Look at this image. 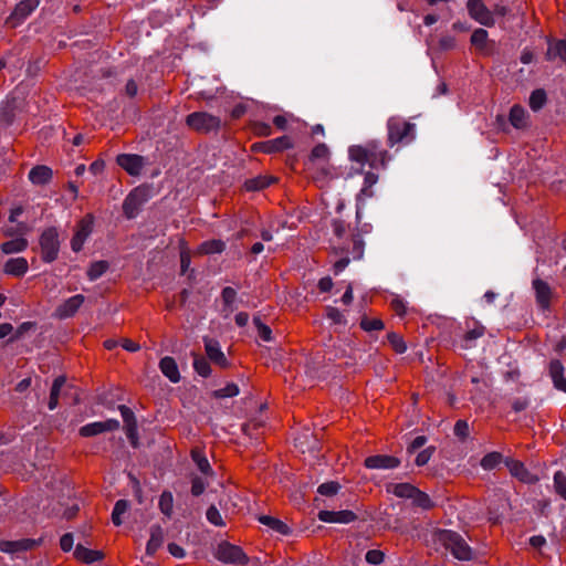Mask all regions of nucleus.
Wrapping results in <instances>:
<instances>
[{
	"instance_id": "36",
	"label": "nucleus",
	"mask_w": 566,
	"mask_h": 566,
	"mask_svg": "<svg viewBox=\"0 0 566 566\" xmlns=\"http://www.w3.org/2000/svg\"><path fill=\"white\" fill-rule=\"evenodd\" d=\"M65 382H66L65 376H59L54 379L52 388H51V392H50L49 403H48L50 410H54L57 407L60 391L65 386Z\"/></svg>"
},
{
	"instance_id": "54",
	"label": "nucleus",
	"mask_w": 566,
	"mask_h": 566,
	"mask_svg": "<svg viewBox=\"0 0 566 566\" xmlns=\"http://www.w3.org/2000/svg\"><path fill=\"white\" fill-rule=\"evenodd\" d=\"M340 489V484L336 481H329L321 484L317 489V492L324 496H333Z\"/></svg>"
},
{
	"instance_id": "40",
	"label": "nucleus",
	"mask_w": 566,
	"mask_h": 566,
	"mask_svg": "<svg viewBox=\"0 0 566 566\" xmlns=\"http://www.w3.org/2000/svg\"><path fill=\"white\" fill-rule=\"evenodd\" d=\"M129 509V502L127 500H118L112 512V522L114 525L119 526L123 523L122 515H124Z\"/></svg>"
},
{
	"instance_id": "17",
	"label": "nucleus",
	"mask_w": 566,
	"mask_h": 566,
	"mask_svg": "<svg viewBox=\"0 0 566 566\" xmlns=\"http://www.w3.org/2000/svg\"><path fill=\"white\" fill-rule=\"evenodd\" d=\"M85 301L84 295L76 294L55 308V316L60 319L73 317Z\"/></svg>"
},
{
	"instance_id": "26",
	"label": "nucleus",
	"mask_w": 566,
	"mask_h": 566,
	"mask_svg": "<svg viewBox=\"0 0 566 566\" xmlns=\"http://www.w3.org/2000/svg\"><path fill=\"white\" fill-rule=\"evenodd\" d=\"M53 171L50 167L39 165L29 171V179L33 185L42 186L51 181Z\"/></svg>"
},
{
	"instance_id": "32",
	"label": "nucleus",
	"mask_w": 566,
	"mask_h": 566,
	"mask_svg": "<svg viewBox=\"0 0 566 566\" xmlns=\"http://www.w3.org/2000/svg\"><path fill=\"white\" fill-rule=\"evenodd\" d=\"M259 522L263 525L269 526L274 532L281 534V535H289L291 533V528L281 520L276 517H272L269 515H261L259 516Z\"/></svg>"
},
{
	"instance_id": "34",
	"label": "nucleus",
	"mask_w": 566,
	"mask_h": 566,
	"mask_svg": "<svg viewBox=\"0 0 566 566\" xmlns=\"http://www.w3.org/2000/svg\"><path fill=\"white\" fill-rule=\"evenodd\" d=\"M226 250V242L220 239H212L202 242L198 248L199 254H216L222 253Z\"/></svg>"
},
{
	"instance_id": "64",
	"label": "nucleus",
	"mask_w": 566,
	"mask_h": 566,
	"mask_svg": "<svg viewBox=\"0 0 566 566\" xmlns=\"http://www.w3.org/2000/svg\"><path fill=\"white\" fill-rule=\"evenodd\" d=\"M253 132L258 136H269L272 133V128L269 124L263 122H255L253 124Z\"/></svg>"
},
{
	"instance_id": "23",
	"label": "nucleus",
	"mask_w": 566,
	"mask_h": 566,
	"mask_svg": "<svg viewBox=\"0 0 566 566\" xmlns=\"http://www.w3.org/2000/svg\"><path fill=\"white\" fill-rule=\"evenodd\" d=\"M293 146L289 136H281L271 140L255 144L253 147L264 154H272L289 149Z\"/></svg>"
},
{
	"instance_id": "63",
	"label": "nucleus",
	"mask_w": 566,
	"mask_h": 566,
	"mask_svg": "<svg viewBox=\"0 0 566 566\" xmlns=\"http://www.w3.org/2000/svg\"><path fill=\"white\" fill-rule=\"evenodd\" d=\"M206 490V483L200 476H193L191 479V494L193 496L201 495Z\"/></svg>"
},
{
	"instance_id": "62",
	"label": "nucleus",
	"mask_w": 566,
	"mask_h": 566,
	"mask_svg": "<svg viewBox=\"0 0 566 566\" xmlns=\"http://www.w3.org/2000/svg\"><path fill=\"white\" fill-rule=\"evenodd\" d=\"M434 452V447H429L424 450H422L421 452L418 453V455L416 457V464L418 467H422V465H426L430 458L432 457Z\"/></svg>"
},
{
	"instance_id": "50",
	"label": "nucleus",
	"mask_w": 566,
	"mask_h": 566,
	"mask_svg": "<svg viewBox=\"0 0 566 566\" xmlns=\"http://www.w3.org/2000/svg\"><path fill=\"white\" fill-rule=\"evenodd\" d=\"M387 339L397 354H403L407 350V345L399 334L391 332L387 335Z\"/></svg>"
},
{
	"instance_id": "22",
	"label": "nucleus",
	"mask_w": 566,
	"mask_h": 566,
	"mask_svg": "<svg viewBox=\"0 0 566 566\" xmlns=\"http://www.w3.org/2000/svg\"><path fill=\"white\" fill-rule=\"evenodd\" d=\"M203 342L208 358L220 367L227 368L229 366V361L221 350L219 342L209 337H206Z\"/></svg>"
},
{
	"instance_id": "41",
	"label": "nucleus",
	"mask_w": 566,
	"mask_h": 566,
	"mask_svg": "<svg viewBox=\"0 0 566 566\" xmlns=\"http://www.w3.org/2000/svg\"><path fill=\"white\" fill-rule=\"evenodd\" d=\"M503 461V455L500 452H490L485 454L480 464L484 470H493Z\"/></svg>"
},
{
	"instance_id": "4",
	"label": "nucleus",
	"mask_w": 566,
	"mask_h": 566,
	"mask_svg": "<svg viewBox=\"0 0 566 566\" xmlns=\"http://www.w3.org/2000/svg\"><path fill=\"white\" fill-rule=\"evenodd\" d=\"M436 536L437 542L457 559L471 560L474 557L472 548L459 533L450 530H440Z\"/></svg>"
},
{
	"instance_id": "19",
	"label": "nucleus",
	"mask_w": 566,
	"mask_h": 566,
	"mask_svg": "<svg viewBox=\"0 0 566 566\" xmlns=\"http://www.w3.org/2000/svg\"><path fill=\"white\" fill-rule=\"evenodd\" d=\"M357 515L349 510H343V511H319L318 512V520L325 523H343L348 524L354 521H356Z\"/></svg>"
},
{
	"instance_id": "45",
	"label": "nucleus",
	"mask_w": 566,
	"mask_h": 566,
	"mask_svg": "<svg viewBox=\"0 0 566 566\" xmlns=\"http://www.w3.org/2000/svg\"><path fill=\"white\" fill-rule=\"evenodd\" d=\"M554 490L557 495L566 501V473L557 471L554 474Z\"/></svg>"
},
{
	"instance_id": "47",
	"label": "nucleus",
	"mask_w": 566,
	"mask_h": 566,
	"mask_svg": "<svg viewBox=\"0 0 566 566\" xmlns=\"http://www.w3.org/2000/svg\"><path fill=\"white\" fill-rule=\"evenodd\" d=\"M546 103V93L544 90L538 88L532 92L530 96V107L533 111H539Z\"/></svg>"
},
{
	"instance_id": "49",
	"label": "nucleus",
	"mask_w": 566,
	"mask_h": 566,
	"mask_svg": "<svg viewBox=\"0 0 566 566\" xmlns=\"http://www.w3.org/2000/svg\"><path fill=\"white\" fill-rule=\"evenodd\" d=\"M174 499L170 492H164L159 499V509L163 514L170 517L172 514Z\"/></svg>"
},
{
	"instance_id": "48",
	"label": "nucleus",
	"mask_w": 566,
	"mask_h": 566,
	"mask_svg": "<svg viewBox=\"0 0 566 566\" xmlns=\"http://www.w3.org/2000/svg\"><path fill=\"white\" fill-rule=\"evenodd\" d=\"M221 298L224 305V311L231 313L233 311V303L237 300V291L231 286H226L221 292Z\"/></svg>"
},
{
	"instance_id": "58",
	"label": "nucleus",
	"mask_w": 566,
	"mask_h": 566,
	"mask_svg": "<svg viewBox=\"0 0 566 566\" xmlns=\"http://www.w3.org/2000/svg\"><path fill=\"white\" fill-rule=\"evenodd\" d=\"M385 554L379 549H369L366 555L365 559L367 563L371 565H379L384 562Z\"/></svg>"
},
{
	"instance_id": "35",
	"label": "nucleus",
	"mask_w": 566,
	"mask_h": 566,
	"mask_svg": "<svg viewBox=\"0 0 566 566\" xmlns=\"http://www.w3.org/2000/svg\"><path fill=\"white\" fill-rule=\"evenodd\" d=\"M274 181H276V179L273 177L258 176L254 178L247 179L244 181V189L247 191H259L269 187Z\"/></svg>"
},
{
	"instance_id": "53",
	"label": "nucleus",
	"mask_w": 566,
	"mask_h": 566,
	"mask_svg": "<svg viewBox=\"0 0 566 566\" xmlns=\"http://www.w3.org/2000/svg\"><path fill=\"white\" fill-rule=\"evenodd\" d=\"M239 395V387L231 382V384H228L226 387L223 388H220V389H217L212 392V396L214 398H230V397H234Z\"/></svg>"
},
{
	"instance_id": "16",
	"label": "nucleus",
	"mask_w": 566,
	"mask_h": 566,
	"mask_svg": "<svg viewBox=\"0 0 566 566\" xmlns=\"http://www.w3.org/2000/svg\"><path fill=\"white\" fill-rule=\"evenodd\" d=\"M510 473L523 483L534 484L538 481V478L530 472L523 462L514 459H506L504 461Z\"/></svg>"
},
{
	"instance_id": "21",
	"label": "nucleus",
	"mask_w": 566,
	"mask_h": 566,
	"mask_svg": "<svg viewBox=\"0 0 566 566\" xmlns=\"http://www.w3.org/2000/svg\"><path fill=\"white\" fill-rule=\"evenodd\" d=\"M548 376L554 388L566 394L565 367L559 359H552L548 364Z\"/></svg>"
},
{
	"instance_id": "61",
	"label": "nucleus",
	"mask_w": 566,
	"mask_h": 566,
	"mask_svg": "<svg viewBox=\"0 0 566 566\" xmlns=\"http://www.w3.org/2000/svg\"><path fill=\"white\" fill-rule=\"evenodd\" d=\"M326 316L334 323V324H345L344 315L340 313V311L333 306L326 307Z\"/></svg>"
},
{
	"instance_id": "24",
	"label": "nucleus",
	"mask_w": 566,
	"mask_h": 566,
	"mask_svg": "<svg viewBox=\"0 0 566 566\" xmlns=\"http://www.w3.org/2000/svg\"><path fill=\"white\" fill-rule=\"evenodd\" d=\"M36 541L24 538L20 541H3L0 542V551L4 553H18L30 551L36 546Z\"/></svg>"
},
{
	"instance_id": "27",
	"label": "nucleus",
	"mask_w": 566,
	"mask_h": 566,
	"mask_svg": "<svg viewBox=\"0 0 566 566\" xmlns=\"http://www.w3.org/2000/svg\"><path fill=\"white\" fill-rule=\"evenodd\" d=\"M159 369L171 382L176 384L180 380V373L175 358L170 356L161 358Z\"/></svg>"
},
{
	"instance_id": "56",
	"label": "nucleus",
	"mask_w": 566,
	"mask_h": 566,
	"mask_svg": "<svg viewBox=\"0 0 566 566\" xmlns=\"http://www.w3.org/2000/svg\"><path fill=\"white\" fill-rule=\"evenodd\" d=\"M206 516H207V520L211 524H213L216 526H224L222 516H221L219 510L214 505H211L208 507Z\"/></svg>"
},
{
	"instance_id": "9",
	"label": "nucleus",
	"mask_w": 566,
	"mask_h": 566,
	"mask_svg": "<svg viewBox=\"0 0 566 566\" xmlns=\"http://www.w3.org/2000/svg\"><path fill=\"white\" fill-rule=\"evenodd\" d=\"M94 217L88 213L83 217L77 223L73 238L71 239V249L74 252H80L93 231Z\"/></svg>"
},
{
	"instance_id": "29",
	"label": "nucleus",
	"mask_w": 566,
	"mask_h": 566,
	"mask_svg": "<svg viewBox=\"0 0 566 566\" xmlns=\"http://www.w3.org/2000/svg\"><path fill=\"white\" fill-rule=\"evenodd\" d=\"M77 560L90 564L103 559L104 555L99 551H93L77 544L74 551Z\"/></svg>"
},
{
	"instance_id": "6",
	"label": "nucleus",
	"mask_w": 566,
	"mask_h": 566,
	"mask_svg": "<svg viewBox=\"0 0 566 566\" xmlns=\"http://www.w3.org/2000/svg\"><path fill=\"white\" fill-rule=\"evenodd\" d=\"M186 124L198 133L208 134L220 128L221 119L207 112H193L187 115Z\"/></svg>"
},
{
	"instance_id": "39",
	"label": "nucleus",
	"mask_w": 566,
	"mask_h": 566,
	"mask_svg": "<svg viewBox=\"0 0 566 566\" xmlns=\"http://www.w3.org/2000/svg\"><path fill=\"white\" fill-rule=\"evenodd\" d=\"M109 268L107 261L101 260L93 262L87 270V277L90 281H95L101 277Z\"/></svg>"
},
{
	"instance_id": "43",
	"label": "nucleus",
	"mask_w": 566,
	"mask_h": 566,
	"mask_svg": "<svg viewBox=\"0 0 566 566\" xmlns=\"http://www.w3.org/2000/svg\"><path fill=\"white\" fill-rule=\"evenodd\" d=\"M378 181V175L368 171L364 178V186L360 190L359 197L370 198L374 192L371 190L373 186Z\"/></svg>"
},
{
	"instance_id": "18",
	"label": "nucleus",
	"mask_w": 566,
	"mask_h": 566,
	"mask_svg": "<svg viewBox=\"0 0 566 566\" xmlns=\"http://www.w3.org/2000/svg\"><path fill=\"white\" fill-rule=\"evenodd\" d=\"M119 428V422L115 419H108L106 421H97L87 423L80 428V436L93 437L106 431H114Z\"/></svg>"
},
{
	"instance_id": "25",
	"label": "nucleus",
	"mask_w": 566,
	"mask_h": 566,
	"mask_svg": "<svg viewBox=\"0 0 566 566\" xmlns=\"http://www.w3.org/2000/svg\"><path fill=\"white\" fill-rule=\"evenodd\" d=\"M556 59L566 64V39L548 40L546 60L554 61Z\"/></svg>"
},
{
	"instance_id": "51",
	"label": "nucleus",
	"mask_w": 566,
	"mask_h": 566,
	"mask_svg": "<svg viewBox=\"0 0 566 566\" xmlns=\"http://www.w3.org/2000/svg\"><path fill=\"white\" fill-rule=\"evenodd\" d=\"M253 324L256 327L259 337L264 342H271L272 340V331L271 328L265 325L260 317L255 316L253 318Z\"/></svg>"
},
{
	"instance_id": "44",
	"label": "nucleus",
	"mask_w": 566,
	"mask_h": 566,
	"mask_svg": "<svg viewBox=\"0 0 566 566\" xmlns=\"http://www.w3.org/2000/svg\"><path fill=\"white\" fill-rule=\"evenodd\" d=\"M193 356H195L193 368H195L196 373L199 374L201 377H205V378L209 377L211 374V367H210L209 361L202 356H199V355H193Z\"/></svg>"
},
{
	"instance_id": "8",
	"label": "nucleus",
	"mask_w": 566,
	"mask_h": 566,
	"mask_svg": "<svg viewBox=\"0 0 566 566\" xmlns=\"http://www.w3.org/2000/svg\"><path fill=\"white\" fill-rule=\"evenodd\" d=\"M216 557L223 563L230 564L245 565L249 562V557L242 548L229 542H222L218 545Z\"/></svg>"
},
{
	"instance_id": "5",
	"label": "nucleus",
	"mask_w": 566,
	"mask_h": 566,
	"mask_svg": "<svg viewBox=\"0 0 566 566\" xmlns=\"http://www.w3.org/2000/svg\"><path fill=\"white\" fill-rule=\"evenodd\" d=\"M41 259L45 263L54 262L60 252L59 231L55 227L45 228L39 237Z\"/></svg>"
},
{
	"instance_id": "7",
	"label": "nucleus",
	"mask_w": 566,
	"mask_h": 566,
	"mask_svg": "<svg viewBox=\"0 0 566 566\" xmlns=\"http://www.w3.org/2000/svg\"><path fill=\"white\" fill-rule=\"evenodd\" d=\"M149 199V190L147 187L138 186L134 188L123 202V212L127 219H134L142 207Z\"/></svg>"
},
{
	"instance_id": "11",
	"label": "nucleus",
	"mask_w": 566,
	"mask_h": 566,
	"mask_svg": "<svg viewBox=\"0 0 566 566\" xmlns=\"http://www.w3.org/2000/svg\"><path fill=\"white\" fill-rule=\"evenodd\" d=\"M39 6V0H22L20 1L12 13L7 18L6 24L14 28L25 20Z\"/></svg>"
},
{
	"instance_id": "1",
	"label": "nucleus",
	"mask_w": 566,
	"mask_h": 566,
	"mask_svg": "<svg viewBox=\"0 0 566 566\" xmlns=\"http://www.w3.org/2000/svg\"><path fill=\"white\" fill-rule=\"evenodd\" d=\"M334 239L332 241L333 254L339 256L334 263L335 273L342 272L352 260H360L364 255L365 242L360 232L348 231L345 222L334 219L332 222Z\"/></svg>"
},
{
	"instance_id": "30",
	"label": "nucleus",
	"mask_w": 566,
	"mask_h": 566,
	"mask_svg": "<svg viewBox=\"0 0 566 566\" xmlns=\"http://www.w3.org/2000/svg\"><path fill=\"white\" fill-rule=\"evenodd\" d=\"M164 542V531L159 525H153L150 527V537L146 545V553L154 555Z\"/></svg>"
},
{
	"instance_id": "28",
	"label": "nucleus",
	"mask_w": 566,
	"mask_h": 566,
	"mask_svg": "<svg viewBox=\"0 0 566 566\" xmlns=\"http://www.w3.org/2000/svg\"><path fill=\"white\" fill-rule=\"evenodd\" d=\"M28 261L24 258L9 259L4 264V272L13 276H23L28 271Z\"/></svg>"
},
{
	"instance_id": "3",
	"label": "nucleus",
	"mask_w": 566,
	"mask_h": 566,
	"mask_svg": "<svg viewBox=\"0 0 566 566\" xmlns=\"http://www.w3.org/2000/svg\"><path fill=\"white\" fill-rule=\"evenodd\" d=\"M387 145L395 147L397 145H408L416 138V125L406 120L401 116H391L387 124Z\"/></svg>"
},
{
	"instance_id": "2",
	"label": "nucleus",
	"mask_w": 566,
	"mask_h": 566,
	"mask_svg": "<svg viewBox=\"0 0 566 566\" xmlns=\"http://www.w3.org/2000/svg\"><path fill=\"white\" fill-rule=\"evenodd\" d=\"M348 157L360 165L367 164L373 169H386L391 155L379 140L373 139L364 145H353L348 148Z\"/></svg>"
},
{
	"instance_id": "20",
	"label": "nucleus",
	"mask_w": 566,
	"mask_h": 566,
	"mask_svg": "<svg viewBox=\"0 0 566 566\" xmlns=\"http://www.w3.org/2000/svg\"><path fill=\"white\" fill-rule=\"evenodd\" d=\"M364 464L367 469H395L400 465V460L394 455L376 454L367 457Z\"/></svg>"
},
{
	"instance_id": "52",
	"label": "nucleus",
	"mask_w": 566,
	"mask_h": 566,
	"mask_svg": "<svg viewBox=\"0 0 566 566\" xmlns=\"http://www.w3.org/2000/svg\"><path fill=\"white\" fill-rule=\"evenodd\" d=\"M488 32L484 29H476L471 35V44L479 50H483L486 45Z\"/></svg>"
},
{
	"instance_id": "57",
	"label": "nucleus",
	"mask_w": 566,
	"mask_h": 566,
	"mask_svg": "<svg viewBox=\"0 0 566 566\" xmlns=\"http://www.w3.org/2000/svg\"><path fill=\"white\" fill-rule=\"evenodd\" d=\"M453 431H454V434L460 440H465L470 433L469 423L465 420H458L454 424Z\"/></svg>"
},
{
	"instance_id": "59",
	"label": "nucleus",
	"mask_w": 566,
	"mask_h": 566,
	"mask_svg": "<svg viewBox=\"0 0 566 566\" xmlns=\"http://www.w3.org/2000/svg\"><path fill=\"white\" fill-rule=\"evenodd\" d=\"M182 245H185V242L181 243ZM190 263H191V255H190V251L188 250L187 247H181V250H180V269H181V273H186L190 266Z\"/></svg>"
},
{
	"instance_id": "42",
	"label": "nucleus",
	"mask_w": 566,
	"mask_h": 566,
	"mask_svg": "<svg viewBox=\"0 0 566 566\" xmlns=\"http://www.w3.org/2000/svg\"><path fill=\"white\" fill-rule=\"evenodd\" d=\"M411 500L416 506L421 507L423 510H430L433 507V503L429 495L420 491L418 488L415 490Z\"/></svg>"
},
{
	"instance_id": "55",
	"label": "nucleus",
	"mask_w": 566,
	"mask_h": 566,
	"mask_svg": "<svg viewBox=\"0 0 566 566\" xmlns=\"http://www.w3.org/2000/svg\"><path fill=\"white\" fill-rule=\"evenodd\" d=\"M360 327L366 332L380 331L385 327L384 322L379 318L364 317L360 322Z\"/></svg>"
},
{
	"instance_id": "13",
	"label": "nucleus",
	"mask_w": 566,
	"mask_h": 566,
	"mask_svg": "<svg viewBox=\"0 0 566 566\" xmlns=\"http://www.w3.org/2000/svg\"><path fill=\"white\" fill-rule=\"evenodd\" d=\"M116 163L130 176L140 175L145 166L144 157L136 154H120L117 156Z\"/></svg>"
},
{
	"instance_id": "12",
	"label": "nucleus",
	"mask_w": 566,
	"mask_h": 566,
	"mask_svg": "<svg viewBox=\"0 0 566 566\" xmlns=\"http://www.w3.org/2000/svg\"><path fill=\"white\" fill-rule=\"evenodd\" d=\"M535 292V300L542 311L551 310V302L554 295L553 289L542 279H534L532 282Z\"/></svg>"
},
{
	"instance_id": "46",
	"label": "nucleus",
	"mask_w": 566,
	"mask_h": 566,
	"mask_svg": "<svg viewBox=\"0 0 566 566\" xmlns=\"http://www.w3.org/2000/svg\"><path fill=\"white\" fill-rule=\"evenodd\" d=\"M417 488L410 483H397L392 485V493L401 499H411Z\"/></svg>"
},
{
	"instance_id": "15",
	"label": "nucleus",
	"mask_w": 566,
	"mask_h": 566,
	"mask_svg": "<svg viewBox=\"0 0 566 566\" xmlns=\"http://www.w3.org/2000/svg\"><path fill=\"white\" fill-rule=\"evenodd\" d=\"M468 11L479 23L491 27L494 24L493 13L485 7L482 0H469Z\"/></svg>"
},
{
	"instance_id": "60",
	"label": "nucleus",
	"mask_w": 566,
	"mask_h": 566,
	"mask_svg": "<svg viewBox=\"0 0 566 566\" xmlns=\"http://www.w3.org/2000/svg\"><path fill=\"white\" fill-rule=\"evenodd\" d=\"M28 231V227L24 222H18L15 227H9L3 229L6 237L12 238L17 234H24Z\"/></svg>"
},
{
	"instance_id": "31",
	"label": "nucleus",
	"mask_w": 566,
	"mask_h": 566,
	"mask_svg": "<svg viewBox=\"0 0 566 566\" xmlns=\"http://www.w3.org/2000/svg\"><path fill=\"white\" fill-rule=\"evenodd\" d=\"M191 459L197 464L199 471L205 475H213V470L205 455L203 451L199 448L191 450Z\"/></svg>"
},
{
	"instance_id": "14",
	"label": "nucleus",
	"mask_w": 566,
	"mask_h": 566,
	"mask_svg": "<svg viewBox=\"0 0 566 566\" xmlns=\"http://www.w3.org/2000/svg\"><path fill=\"white\" fill-rule=\"evenodd\" d=\"M124 421L126 436L134 448L138 446V429L134 412L125 405L118 407Z\"/></svg>"
},
{
	"instance_id": "38",
	"label": "nucleus",
	"mask_w": 566,
	"mask_h": 566,
	"mask_svg": "<svg viewBox=\"0 0 566 566\" xmlns=\"http://www.w3.org/2000/svg\"><path fill=\"white\" fill-rule=\"evenodd\" d=\"M329 159V149L325 144H317L311 151L310 163L315 164L316 161H322L323 164H327Z\"/></svg>"
},
{
	"instance_id": "10",
	"label": "nucleus",
	"mask_w": 566,
	"mask_h": 566,
	"mask_svg": "<svg viewBox=\"0 0 566 566\" xmlns=\"http://www.w3.org/2000/svg\"><path fill=\"white\" fill-rule=\"evenodd\" d=\"M465 332L462 335L459 347L461 349H471L476 346V340L485 335L486 328L475 319L465 322Z\"/></svg>"
},
{
	"instance_id": "33",
	"label": "nucleus",
	"mask_w": 566,
	"mask_h": 566,
	"mask_svg": "<svg viewBox=\"0 0 566 566\" xmlns=\"http://www.w3.org/2000/svg\"><path fill=\"white\" fill-rule=\"evenodd\" d=\"M527 116L525 109L521 105L512 106L509 115V120L513 127L517 129L525 128L527 125Z\"/></svg>"
},
{
	"instance_id": "37",
	"label": "nucleus",
	"mask_w": 566,
	"mask_h": 566,
	"mask_svg": "<svg viewBox=\"0 0 566 566\" xmlns=\"http://www.w3.org/2000/svg\"><path fill=\"white\" fill-rule=\"evenodd\" d=\"M28 244V240L21 237L3 242L0 248L4 254H12L24 251Z\"/></svg>"
}]
</instances>
